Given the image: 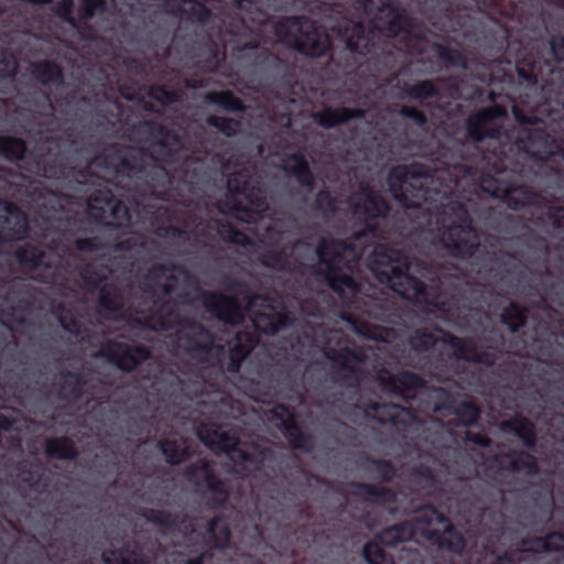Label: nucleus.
Listing matches in <instances>:
<instances>
[{
	"mask_svg": "<svg viewBox=\"0 0 564 564\" xmlns=\"http://www.w3.org/2000/svg\"><path fill=\"white\" fill-rule=\"evenodd\" d=\"M89 215L107 226H124L130 223L131 216L127 207L118 200H115L109 192H99L88 200Z\"/></svg>",
	"mask_w": 564,
	"mask_h": 564,
	"instance_id": "10",
	"label": "nucleus"
},
{
	"mask_svg": "<svg viewBox=\"0 0 564 564\" xmlns=\"http://www.w3.org/2000/svg\"><path fill=\"white\" fill-rule=\"evenodd\" d=\"M200 337H202V340H206V339H209V335L203 330H200L199 333Z\"/></svg>",
	"mask_w": 564,
	"mask_h": 564,
	"instance_id": "63",
	"label": "nucleus"
},
{
	"mask_svg": "<svg viewBox=\"0 0 564 564\" xmlns=\"http://www.w3.org/2000/svg\"><path fill=\"white\" fill-rule=\"evenodd\" d=\"M252 348L253 341L247 333H237L235 338L228 343V351L232 360L243 359Z\"/></svg>",
	"mask_w": 564,
	"mask_h": 564,
	"instance_id": "28",
	"label": "nucleus"
},
{
	"mask_svg": "<svg viewBox=\"0 0 564 564\" xmlns=\"http://www.w3.org/2000/svg\"><path fill=\"white\" fill-rule=\"evenodd\" d=\"M364 9L371 18L373 28L387 36L401 35L402 39H405L410 34V31L405 29V19L394 11L389 0H366Z\"/></svg>",
	"mask_w": 564,
	"mask_h": 564,
	"instance_id": "9",
	"label": "nucleus"
},
{
	"mask_svg": "<svg viewBox=\"0 0 564 564\" xmlns=\"http://www.w3.org/2000/svg\"><path fill=\"white\" fill-rule=\"evenodd\" d=\"M189 478L197 486H206L207 495L215 503H223L227 499V488L223 482L216 481L210 474L209 466L199 462L191 471Z\"/></svg>",
	"mask_w": 564,
	"mask_h": 564,
	"instance_id": "16",
	"label": "nucleus"
},
{
	"mask_svg": "<svg viewBox=\"0 0 564 564\" xmlns=\"http://www.w3.org/2000/svg\"><path fill=\"white\" fill-rule=\"evenodd\" d=\"M441 240L443 245L457 256L471 254L478 246V238L469 226L468 215L462 206H452L442 214Z\"/></svg>",
	"mask_w": 564,
	"mask_h": 564,
	"instance_id": "7",
	"label": "nucleus"
},
{
	"mask_svg": "<svg viewBox=\"0 0 564 564\" xmlns=\"http://www.w3.org/2000/svg\"><path fill=\"white\" fill-rule=\"evenodd\" d=\"M208 532L210 540L216 547H224L229 541V530L223 520L217 519L213 521L209 525Z\"/></svg>",
	"mask_w": 564,
	"mask_h": 564,
	"instance_id": "37",
	"label": "nucleus"
},
{
	"mask_svg": "<svg viewBox=\"0 0 564 564\" xmlns=\"http://www.w3.org/2000/svg\"><path fill=\"white\" fill-rule=\"evenodd\" d=\"M364 556L368 564H393L390 557H387L381 547L372 542L364 549Z\"/></svg>",
	"mask_w": 564,
	"mask_h": 564,
	"instance_id": "38",
	"label": "nucleus"
},
{
	"mask_svg": "<svg viewBox=\"0 0 564 564\" xmlns=\"http://www.w3.org/2000/svg\"><path fill=\"white\" fill-rule=\"evenodd\" d=\"M135 322L138 324H143L144 326L153 329H163L171 327V321L165 319L161 315V313H153L151 315L137 317Z\"/></svg>",
	"mask_w": 564,
	"mask_h": 564,
	"instance_id": "43",
	"label": "nucleus"
},
{
	"mask_svg": "<svg viewBox=\"0 0 564 564\" xmlns=\"http://www.w3.org/2000/svg\"><path fill=\"white\" fill-rule=\"evenodd\" d=\"M161 448L166 457V460L171 464L180 463L188 454V447L184 441H182L181 444L166 441L161 444Z\"/></svg>",
	"mask_w": 564,
	"mask_h": 564,
	"instance_id": "35",
	"label": "nucleus"
},
{
	"mask_svg": "<svg viewBox=\"0 0 564 564\" xmlns=\"http://www.w3.org/2000/svg\"><path fill=\"white\" fill-rule=\"evenodd\" d=\"M158 145L160 148H169V151H176V149L180 147V141L175 139L174 142L171 143L170 137L167 135L161 140Z\"/></svg>",
	"mask_w": 564,
	"mask_h": 564,
	"instance_id": "58",
	"label": "nucleus"
},
{
	"mask_svg": "<svg viewBox=\"0 0 564 564\" xmlns=\"http://www.w3.org/2000/svg\"><path fill=\"white\" fill-rule=\"evenodd\" d=\"M32 73L35 78L43 84L54 83L61 79L59 68L51 63L35 65Z\"/></svg>",
	"mask_w": 564,
	"mask_h": 564,
	"instance_id": "34",
	"label": "nucleus"
},
{
	"mask_svg": "<svg viewBox=\"0 0 564 564\" xmlns=\"http://www.w3.org/2000/svg\"><path fill=\"white\" fill-rule=\"evenodd\" d=\"M106 354L109 359L123 370L133 369L137 364L149 357V351L141 347H129L121 343L109 345Z\"/></svg>",
	"mask_w": 564,
	"mask_h": 564,
	"instance_id": "18",
	"label": "nucleus"
},
{
	"mask_svg": "<svg viewBox=\"0 0 564 564\" xmlns=\"http://www.w3.org/2000/svg\"><path fill=\"white\" fill-rule=\"evenodd\" d=\"M46 452L56 458H72L75 455L73 444L66 438L51 440L46 443Z\"/></svg>",
	"mask_w": 564,
	"mask_h": 564,
	"instance_id": "32",
	"label": "nucleus"
},
{
	"mask_svg": "<svg viewBox=\"0 0 564 564\" xmlns=\"http://www.w3.org/2000/svg\"><path fill=\"white\" fill-rule=\"evenodd\" d=\"M110 290L104 289L100 295V305L104 311H106L111 317L116 318L118 316L117 311L121 307V300L115 295L113 299H110Z\"/></svg>",
	"mask_w": 564,
	"mask_h": 564,
	"instance_id": "44",
	"label": "nucleus"
},
{
	"mask_svg": "<svg viewBox=\"0 0 564 564\" xmlns=\"http://www.w3.org/2000/svg\"><path fill=\"white\" fill-rule=\"evenodd\" d=\"M102 557L106 564H143L137 553L128 551H126L124 554L111 551L104 553Z\"/></svg>",
	"mask_w": 564,
	"mask_h": 564,
	"instance_id": "39",
	"label": "nucleus"
},
{
	"mask_svg": "<svg viewBox=\"0 0 564 564\" xmlns=\"http://www.w3.org/2000/svg\"><path fill=\"white\" fill-rule=\"evenodd\" d=\"M72 4H73L72 0H62V2L58 4L57 13L61 17L68 19Z\"/></svg>",
	"mask_w": 564,
	"mask_h": 564,
	"instance_id": "56",
	"label": "nucleus"
},
{
	"mask_svg": "<svg viewBox=\"0 0 564 564\" xmlns=\"http://www.w3.org/2000/svg\"><path fill=\"white\" fill-rule=\"evenodd\" d=\"M272 415L280 420V425L284 430L285 436L294 447H304V441L300 435L299 429L293 423V416L283 405H276L271 410Z\"/></svg>",
	"mask_w": 564,
	"mask_h": 564,
	"instance_id": "24",
	"label": "nucleus"
},
{
	"mask_svg": "<svg viewBox=\"0 0 564 564\" xmlns=\"http://www.w3.org/2000/svg\"><path fill=\"white\" fill-rule=\"evenodd\" d=\"M510 310L514 313V319L508 321V316H506V315H501V319L503 323L508 324L509 328L512 332H516L518 329V327H520L521 325L524 324L525 316H524V313L518 306H516L513 304H510Z\"/></svg>",
	"mask_w": 564,
	"mask_h": 564,
	"instance_id": "48",
	"label": "nucleus"
},
{
	"mask_svg": "<svg viewBox=\"0 0 564 564\" xmlns=\"http://www.w3.org/2000/svg\"><path fill=\"white\" fill-rule=\"evenodd\" d=\"M388 183L397 202L405 208H415L429 199V186L434 177L421 165L398 166L390 173Z\"/></svg>",
	"mask_w": 564,
	"mask_h": 564,
	"instance_id": "5",
	"label": "nucleus"
},
{
	"mask_svg": "<svg viewBox=\"0 0 564 564\" xmlns=\"http://www.w3.org/2000/svg\"><path fill=\"white\" fill-rule=\"evenodd\" d=\"M368 267L379 282L388 284L402 297L445 310L444 302L438 296L427 292L417 279L409 274L410 264L398 251L384 246L377 247L371 253Z\"/></svg>",
	"mask_w": 564,
	"mask_h": 564,
	"instance_id": "1",
	"label": "nucleus"
},
{
	"mask_svg": "<svg viewBox=\"0 0 564 564\" xmlns=\"http://www.w3.org/2000/svg\"><path fill=\"white\" fill-rule=\"evenodd\" d=\"M280 253H285V250H278V247L271 248L267 254L262 257V263L270 268L282 269L284 267V260Z\"/></svg>",
	"mask_w": 564,
	"mask_h": 564,
	"instance_id": "46",
	"label": "nucleus"
},
{
	"mask_svg": "<svg viewBox=\"0 0 564 564\" xmlns=\"http://www.w3.org/2000/svg\"><path fill=\"white\" fill-rule=\"evenodd\" d=\"M324 354L327 358L337 361L343 368H352L350 365L352 361H361L366 357L364 352L357 354L343 344L341 336L337 332L329 334Z\"/></svg>",
	"mask_w": 564,
	"mask_h": 564,
	"instance_id": "19",
	"label": "nucleus"
},
{
	"mask_svg": "<svg viewBox=\"0 0 564 564\" xmlns=\"http://www.w3.org/2000/svg\"><path fill=\"white\" fill-rule=\"evenodd\" d=\"M204 558H205L204 556L200 557L198 562H196L194 560L193 561H188L187 564H199Z\"/></svg>",
	"mask_w": 564,
	"mask_h": 564,
	"instance_id": "64",
	"label": "nucleus"
},
{
	"mask_svg": "<svg viewBox=\"0 0 564 564\" xmlns=\"http://www.w3.org/2000/svg\"><path fill=\"white\" fill-rule=\"evenodd\" d=\"M208 123L216 127L226 135H232L239 130V123L235 119L213 116L208 118Z\"/></svg>",
	"mask_w": 564,
	"mask_h": 564,
	"instance_id": "41",
	"label": "nucleus"
},
{
	"mask_svg": "<svg viewBox=\"0 0 564 564\" xmlns=\"http://www.w3.org/2000/svg\"><path fill=\"white\" fill-rule=\"evenodd\" d=\"M11 224L15 228L12 234L8 232L6 236L11 239H19L21 235L25 232L26 217L14 205L7 202H0V231H4L6 226Z\"/></svg>",
	"mask_w": 564,
	"mask_h": 564,
	"instance_id": "20",
	"label": "nucleus"
},
{
	"mask_svg": "<svg viewBox=\"0 0 564 564\" xmlns=\"http://www.w3.org/2000/svg\"><path fill=\"white\" fill-rule=\"evenodd\" d=\"M502 430H510L514 435L520 437L527 445H531L533 443L532 424L525 419L517 417L512 422L503 423Z\"/></svg>",
	"mask_w": 564,
	"mask_h": 564,
	"instance_id": "29",
	"label": "nucleus"
},
{
	"mask_svg": "<svg viewBox=\"0 0 564 564\" xmlns=\"http://www.w3.org/2000/svg\"><path fill=\"white\" fill-rule=\"evenodd\" d=\"M505 116L506 112L498 108L479 111L467 121L468 134L476 141H480L485 137L497 138L498 131L495 129L496 120Z\"/></svg>",
	"mask_w": 564,
	"mask_h": 564,
	"instance_id": "15",
	"label": "nucleus"
},
{
	"mask_svg": "<svg viewBox=\"0 0 564 564\" xmlns=\"http://www.w3.org/2000/svg\"><path fill=\"white\" fill-rule=\"evenodd\" d=\"M416 532L441 549L458 552L464 546L463 538L454 531L448 520L430 506L417 511L414 528L408 523L391 527L380 533L379 540L382 544L393 545L411 539Z\"/></svg>",
	"mask_w": 564,
	"mask_h": 564,
	"instance_id": "2",
	"label": "nucleus"
},
{
	"mask_svg": "<svg viewBox=\"0 0 564 564\" xmlns=\"http://www.w3.org/2000/svg\"><path fill=\"white\" fill-rule=\"evenodd\" d=\"M104 0H84L83 15L85 18L93 17L96 11L101 10Z\"/></svg>",
	"mask_w": 564,
	"mask_h": 564,
	"instance_id": "50",
	"label": "nucleus"
},
{
	"mask_svg": "<svg viewBox=\"0 0 564 564\" xmlns=\"http://www.w3.org/2000/svg\"><path fill=\"white\" fill-rule=\"evenodd\" d=\"M199 440L208 447L227 453L228 457L239 465L241 469L250 471L260 463L259 457L237 448L238 440L235 433L206 423L200 424L197 431Z\"/></svg>",
	"mask_w": 564,
	"mask_h": 564,
	"instance_id": "8",
	"label": "nucleus"
},
{
	"mask_svg": "<svg viewBox=\"0 0 564 564\" xmlns=\"http://www.w3.org/2000/svg\"><path fill=\"white\" fill-rule=\"evenodd\" d=\"M481 187L485 191L490 192L495 196H499L502 193L503 199L506 200L508 207L512 209H518L521 206L534 204L538 199V197L534 194L528 192L527 188L521 186L508 189L495 188L491 191L489 187L485 185V183H482Z\"/></svg>",
	"mask_w": 564,
	"mask_h": 564,
	"instance_id": "21",
	"label": "nucleus"
},
{
	"mask_svg": "<svg viewBox=\"0 0 564 564\" xmlns=\"http://www.w3.org/2000/svg\"><path fill=\"white\" fill-rule=\"evenodd\" d=\"M549 213H550V217L554 221L555 227L558 229L564 228V208L556 207V208L550 209Z\"/></svg>",
	"mask_w": 564,
	"mask_h": 564,
	"instance_id": "51",
	"label": "nucleus"
},
{
	"mask_svg": "<svg viewBox=\"0 0 564 564\" xmlns=\"http://www.w3.org/2000/svg\"><path fill=\"white\" fill-rule=\"evenodd\" d=\"M280 42L307 54L319 56L329 47L327 34L307 20L286 19L275 25Z\"/></svg>",
	"mask_w": 564,
	"mask_h": 564,
	"instance_id": "6",
	"label": "nucleus"
},
{
	"mask_svg": "<svg viewBox=\"0 0 564 564\" xmlns=\"http://www.w3.org/2000/svg\"><path fill=\"white\" fill-rule=\"evenodd\" d=\"M458 419L464 425L473 424L478 417V410L471 403H464L458 409Z\"/></svg>",
	"mask_w": 564,
	"mask_h": 564,
	"instance_id": "45",
	"label": "nucleus"
},
{
	"mask_svg": "<svg viewBox=\"0 0 564 564\" xmlns=\"http://www.w3.org/2000/svg\"><path fill=\"white\" fill-rule=\"evenodd\" d=\"M230 238L232 241H235L237 243H243V241H245V236L239 232H234Z\"/></svg>",
	"mask_w": 564,
	"mask_h": 564,
	"instance_id": "59",
	"label": "nucleus"
},
{
	"mask_svg": "<svg viewBox=\"0 0 564 564\" xmlns=\"http://www.w3.org/2000/svg\"><path fill=\"white\" fill-rule=\"evenodd\" d=\"M165 7L172 13H184L199 22H204L209 14V9L197 0H167Z\"/></svg>",
	"mask_w": 564,
	"mask_h": 564,
	"instance_id": "23",
	"label": "nucleus"
},
{
	"mask_svg": "<svg viewBox=\"0 0 564 564\" xmlns=\"http://www.w3.org/2000/svg\"><path fill=\"white\" fill-rule=\"evenodd\" d=\"M249 167L242 166L241 170L229 173L228 189L231 194L232 205L226 212L232 214L236 218L245 223H257L267 230V238L272 239L273 229L268 226L265 216L268 204L262 197L260 191L248 189Z\"/></svg>",
	"mask_w": 564,
	"mask_h": 564,
	"instance_id": "4",
	"label": "nucleus"
},
{
	"mask_svg": "<svg viewBox=\"0 0 564 564\" xmlns=\"http://www.w3.org/2000/svg\"><path fill=\"white\" fill-rule=\"evenodd\" d=\"M37 253L33 252L31 257H28L25 254V251L24 250H19L17 252V257L19 259V261L21 263H24V264H30V265H36L39 264L41 261L37 259Z\"/></svg>",
	"mask_w": 564,
	"mask_h": 564,
	"instance_id": "54",
	"label": "nucleus"
},
{
	"mask_svg": "<svg viewBox=\"0 0 564 564\" xmlns=\"http://www.w3.org/2000/svg\"><path fill=\"white\" fill-rule=\"evenodd\" d=\"M546 143V140H543L542 134H534L532 137V141L529 147L523 144L522 141H520L519 148L523 149L527 153H529L531 156L536 158L539 160L545 159L547 155H551L554 153L553 150L546 149L544 144Z\"/></svg>",
	"mask_w": 564,
	"mask_h": 564,
	"instance_id": "36",
	"label": "nucleus"
},
{
	"mask_svg": "<svg viewBox=\"0 0 564 564\" xmlns=\"http://www.w3.org/2000/svg\"><path fill=\"white\" fill-rule=\"evenodd\" d=\"M432 93L433 85L429 82H423L412 87L409 91V95L413 98H422L430 96Z\"/></svg>",
	"mask_w": 564,
	"mask_h": 564,
	"instance_id": "49",
	"label": "nucleus"
},
{
	"mask_svg": "<svg viewBox=\"0 0 564 564\" xmlns=\"http://www.w3.org/2000/svg\"><path fill=\"white\" fill-rule=\"evenodd\" d=\"M317 205L323 210L335 209L334 203L330 200L328 193H319L317 197Z\"/></svg>",
	"mask_w": 564,
	"mask_h": 564,
	"instance_id": "55",
	"label": "nucleus"
},
{
	"mask_svg": "<svg viewBox=\"0 0 564 564\" xmlns=\"http://www.w3.org/2000/svg\"><path fill=\"white\" fill-rule=\"evenodd\" d=\"M351 115L347 109H325L321 113L313 115L315 121L325 128H330L338 122L347 120Z\"/></svg>",
	"mask_w": 564,
	"mask_h": 564,
	"instance_id": "33",
	"label": "nucleus"
},
{
	"mask_svg": "<svg viewBox=\"0 0 564 564\" xmlns=\"http://www.w3.org/2000/svg\"><path fill=\"white\" fill-rule=\"evenodd\" d=\"M525 551L541 552V551H562L564 550V535L553 533L545 539H536L533 541L532 546H524Z\"/></svg>",
	"mask_w": 564,
	"mask_h": 564,
	"instance_id": "30",
	"label": "nucleus"
},
{
	"mask_svg": "<svg viewBox=\"0 0 564 564\" xmlns=\"http://www.w3.org/2000/svg\"><path fill=\"white\" fill-rule=\"evenodd\" d=\"M25 152L24 143L19 139L1 137L0 153L9 160H20Z\"/></svg>",
	"mask_w": 564,
	"mask_h": 564,
	"instance_id": "31",
	"label": "nucleus"
},
{
	"mask_svg": "<svg viewBox=\"0 0 564 564\" xmlns=\"http://www.w3.org/2000/svg\"><path fill=\"white\" fill-rule=\"evenodd\" d=\"M354 216L368 224L369 220L384 215L387 205L368 187H361L360 192L350 202Z\"/></svg>",
	"mask_w": 564,
	"mask_h": 564,
	"instance_id": "13",
	"label": "nucleus"
},
{
	"mask_svg": "<svg viewBox=\"0 0 564 564\" xmlns=\"http://www.w3.org/2000/svg\"><path fill=\"white\" fill-rule=\"evenodd\" d=\"M440 340L448 344L452 347L454 355L458 358L475 362H482V358L478 355L471 343L462 341L459 338L445 335L438 329H434L430 333L423 332L421 335H417L413 338V346L416 348L427 349L429 347L435 346Z\"/></svg>",
	"mask_w": 564,
	"mask_h": 564,
	"instance_id": "12",
	"label": "nucleus"
},
{
	"mask_svg": "<svg viewBox=\"0 0 564 564\" xmlns=\"http://www.w3.org/2000/svg\"><path fill=\"white\" fill-rule=\"evenodd\" d=\"M282 169L286 173L293 174L299 182L303 184H311L312 174L308 170L307 163L300 155H291L282 161Z\"/></svg>",
	"mask_w": 564,
	"mask_h": 564,
	"instance_id": "26",
	"label": "nucleus"
},
{
	"mask_svg": "<svg viewBox=\"0 0 564 564\" xmlns=\"http://www.w3.org/2000/svg\"><path fill=\"white\" fill-rule=\"evenodd\" d=\"M402 113L406 117H410V118H413L416 122L419 123H423L424 122V117L422 113H420L419 111H416L415 109H408V108H404L402 110Z\"/></svg>",
	"mask_w": 564,
	"mask_h": 564,
	"instance_id": "57",
	"label": "nucleus"
},
{
	"mask_svg": "<svg viewBox=\"0 0 564 564\" xmlns=\"http://www.w3.org/2000/svg\"><path fill=\"white\" fill-rule=\"evenodd\" d=\"M383 408L389 411L392 421L397 419L403 420L405 416L410 415V413L404 408H398L394 405H383Z\"/></svg>",
	"mask_w": 564,
	"mask_h": 564,
	"instance_id": "53",
	"label": "nucleus"
},
{
	"mask_svg": "<svg viewBox=\"0 0 564 564\" xmlns=\"http://www.w3.org/2000/svg\"><path fill=\"white\" fill-rule=\"evenodd\" d=\"M349 327L357 334L364 336V337H367V338H370V339H375V340H388V333L384 332V334L382 333V330H378V329H372L369 325L367 324H361L360 326L357 324V323H354L351 321H347Z\"/></svg>",
	"mask_w": 564,
	"mask_h": 564,
	"instance_id": "42",
	"label": "nucleus"
},
{
	"mask_svg": "<svg viewBox=\"0 0 564 564\" xmlns=\"http://www.w3.org/2000/svg\"><path fill=\"white\" fill-rule=\"evenodd\" d=\"M499 464L506 466L510 465L512 470L521 471L524 474H532L535 471V460L529 454L520 453L513 456L503 455L496 458Z\"/></svg>",
	"mask_w": 564,
	"mask_h": 564,
	"instance_id": "27",
	"label": "nucleus"
},
{
	"mask_svg": "<svg viewBox=\"0 0 564 564\" xmlns=\"http://www.w3.org/2000/svg\"><path fill=\"white\" fill-rule=\"evenodd\" d=\"M473 441L475 443L482 444V445H487L488 444L487 440H485L484 437H480V436L477 437V438H473Z\"/></svg>",
	"mask_w": 564,
	"mask_h": 564,
	"instance_id": "61",
	"label": "nucleus"
},
{
	"mask_svg": "<svg viewBox=\"0 0 564 564\" xmlns=\"http://www.w3.org/2000/svg\"><path fill=\"white\" fill-rule=\"evenodd\" d=\"M149 283L153 284L155 293L173 294L182 289L188 276L181 268H160L152 270L148 275Z\"/></svg>",
	"mask_w": 564,
	"mask_h": 564,
	"instance_id": "14",
	"label": "nucleus"
},
{
	"mask_svg": "<svg viewBox=\"0 0 564 564\" xmlns=\"http://www.w3.org/2000/svg\"><path fill=\"white\" fill-rule=\"evenodd\" d=\"M203 303L209 312L227 323H237L243 316L235 300L220 294H205Z\"/></svg>",
	"mask_w": 564,
	"mask_h": 564,
	"instance_id": "17",
	"label": "nucleus"
},
{
	"mask_svg": "<svg viewBox=\"0 0 564 564\" xmlns=\"http://www.w3.org/2000/svg\"><path fill=\"white\" fill-rule=\"evenodd\" d=\"M231 48V50H235L236 46L234 45V42L232 41H226L225 42V50H228V48Z\"/></svg>",
	"mask_w": 564,
	"mask_h": 564,
	"instance_id": "62",
	"label": "nucleus"
},
{
	"mask_svg": "<svg viewBox=\"0 0 564 564\" xmlns=\"http://www.w3.org/2000/svg\"><path fill=\"white\" fill-rule=\"evenodd\" d=\"M343 37L351 52L365 54L369 51V39L360 24H351L350 30L347 28Z\"/></svg>",
	"mask_w": 564,
	"mask_h": 564,
	"instance_id": "25",
	"label": "nucleus"
},
{
	"mask_svg": "<svg viewBox=\"0 0 564 564\" xmlns=\"http://www.w3.org/2000/svg\"><path fill=\"white\" fill-rule=\"evenodd\" d=\"M17 70V62L12 54L0 52V76H11Z\"/></svg>",
	"mask_w": 564,
	"mask_h": 564,
	"instance_id": "47",
	"label": "nucleus"
},
{
	"mask_svg": "<svg viewBox=\"0 0 564 564\" xmlns=\"http://www.w3.org/2000/svg\"><path fill=\"white\" fill-rule=\"evenodd\" d=\"M210 102L220 106L227 110L240 109V100L229 93H212L207 96Z\"/></svg>",
	"mask_w": 564,
	"mask_h": 564,
	"instance_id": "40",
	"label": "nucleus"
},
{
	"mask_svg": "<svg viewBox=\"0 0 564 564\" xmlns=\"http://www.w3.org/2000/svg\"><path fill=\"white\" fill-rule=\"evenodd\" d=\"M248 314L253 326L265 334H274L286 325V316L263 297H253L248 304Z\"/></svg>",
	"mask_w": 564,
	"mask_h": 564,
	"instance_id": "11",
	"label": "nucleus"
},
{
	"mask_svg": "<svg viewBox=\"0 0 564 564\" xmlns=\"http://www.w3.org/2000/svg\"><path fill=\"white\" fill-rule=\"evenodd\" d=\"M238 7L242 11H247L250 13L249 19L254 22H261V19H258L253 15L252 8L258 11V7L253 4L250 0H238Z\"/></svg>",
	"mask_w": 564,
	"mask_h": 564,
	"instance_id": "52",
	"label": "nucleus"
},
{
	"mask_svg": "<svg viewBox=\"0 0 564 564\" xmlns=\"http://www.w3.org/2000/svg\"><path fill=\"white\" fill-rule=\"evenodd\" d=\"M383 389L400 394L404 398H411V390L421 386V379L412 373L403 372L398 378H390L387 380L383 376L380 377Z\"/></svg>",
	"mask_w": 564,
	"mask_h": 564,
	"instance_id": "22",
	"label": "nucleus"
},
{
	"mask_svg": "<svg viewBox=\"0 0 564 564\" xmlns=\"http://www.w3.org/2000/svg\"><path fill=\"white\" fill-rule=\"evenodd\" d=\"M152 95H154L155 97L159 98V95H163L164 96V100H162V102H165V101H170L171 100V96L164 91H161V90H153L152 91Z\"/></svg>",
	"mask_w": 564,
	"mask_h": 564,
	"instance_id": "60",
	"label": "nucleus"
},
{
	"mask_svg": "<svg viewBox=\"0 0 564 564\" xmlns=\"http://www.w3.org/2000/svg\"><path fill=\"white\" fill-rule=\"evenodd\" d=\"M317 256L321 262L319 271L325 275L329 286L336 291L343 299L345 293L356 295L358 285L354 279L344 272V269L351 271L352 264L359 258L356 246L347 247L336 240H323L317 249Z\"/></svg>",
	"mask_w": 564,
	"mask_h": 564,
	"instance_id": "3",
	"label": "nucleus"
}]
</instances>
